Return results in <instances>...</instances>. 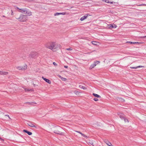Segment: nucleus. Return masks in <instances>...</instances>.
<instances>
[{
    "label": "nucleus",
    "instance_id": "obj_23",
    "mask_svg": "<svg viewBox=\"0 0 146 146\" xmlns=\"http://www.w3.org/2000/svg\"><path fill=\"white\" fill-rule=\"evenodd\" d=\"M89 143L91 145L94 146V143L92 141L90 140V142H89Z\"/></svg>",
    "mask_w": 146,
    "mask_h": 146
},
{
    "label": "nucleus",
    "instance_id": "obj_8",
    "mask_svg": "<svg viewBox=\"0 0 146 146\" xmlns=\"http://www.w3.org/2000/svg\"><path fill=\"white\" fill-rule=\"evenodd\" d=\"M17 9H18L19 10L18 11L22 13H23L25 14L26 11L27 9L26 8L25 9H20L18 7H17Z\"/></svg>",
    "mask_w": 146,
    "mask_h": 146
},
{
    "label": "nucleus",
    "instance_id": "obj_34",
    "mask_svg": "<svg viewBox=\"0 0 146 146\" xmlns=\"http://www.w3.org/2000/svg\"><path fill=\"white\" fill-rule=\"evenodd\" d=\"M25 90L26 92L29 91V90L28 89H25Z\"/></svg>",
    "mask_w": 146,
    "mask_h": 146
},
{
    "label": "nucleus",
    "instance_id": "obj_2",
    "mask_svg": "<svg viewBox=\"0 0 146 146\" xmlns=\"http://www.w3.org/2000/svg\"><path fill=\"white\" fill-rule=\"evenodd\" d=\"M58 47L57 44L54 42L51 43L47 47L53 51H55L57 50V48Z\"/></svg>",
    "mask_w": 146,
    "mask_h": 146
},
{
    "label": "nucleus",
    "instance_id": "obj_37",
    "mask_svg": "<svg viewBox=\"0 0 146 146\" xmlns=\"http://www.w3.org/2000/svg\"><path fill=\"white\" fill-rule=\"evenodd\" d=\"M11 11L12 12V13H11V15H13V12L12 11V10H11Z\"/></svg>",
    "mask_w": 146,
    "mask_h": 146
},
{
    "label": "nucleus",
    "instance_id": "obj_15",
    "mask_svg": "<svg viewBox=\"0 0 146 146\" xmlns=\"http://www.w3.org/2000/svg\"><path fill=\"white\" fill-rule=\"evenodd\" d=\"M92 95L94 97H96L97 98H101V96H100L99 95L97 94L93 93Z\"/></svg>",
    "mask_w": 146,
    "mask_h": 146
},
{
    "label": "nucleus",
    "instance_id": "obj_6",
    "mask_svg": "<svg viewBox=\"0 0 146 146\" xmlns=\"http://www.w3.org/2000/svg\"><path fill=\"white\" fill-rule=\"evenodd\" d=\"M76 132L77 133L76 134V136L80 137V135H82L83 137L85 138L86 139H87L88 138V137L87 136L85 135L79 131H76Z\"/></svg>",
    "mask_w": 146,
    "mask_h": 146
},
{
    "label": "nucleus",
    "instance_id": "obj_21",
    "mask_svg": "<svg viewBox=\"0 0 146 146\" xmlns=\"http://www.w3.org/2000/svg\"><path fill=\"white\" fill-rule=\"evenodd\" d=\"M142 67H143L144 66H137L136 67H131V68H139Z\"/></svg>",
    "mask_w": 146,
    "mask_h": 146
},
{
    "label": "nucleus",
    "instance_id": "obj_7",
    "mask_svg": "<svg viewBox=\"0 0 146 146\" xmlns=\"http://www.w3.org/2000/svg\"><path fill=\"white\" fill-rule=\"evenodd\" d=\"M100 62L99 61H94V63L90 65L89 68L90 69H92L97 64L99 63Z\"/></svg>",
    "mask_w": 146,
    "mask_h": 146
},
{
    "label": "nucleus",
    "instance_id": "obj_27",
    "mask_svg": "<svg viewBox=\"0 0 146 146\" xmlns=\"http://www.w3.org/2000/svg\"><path fill=\"white\" fill-rule=\"evenodd\" d=\"M66 50H72V49L71 48H66Z\"/></svg>",
    "mask_w": 146,
    "mask_h": 146
},
{
    "label": "nucleus",
    "instance_id": "obj_10",
    "mask_svg": "<svg viewBox=\"0 0 146 146\" xmlns=\"http://www.w3.org/2000/svg\"><path fill=\"white\" fill-rule=\"evenodd\" d=\"M122 123L124 124H126L128 123L129 122V120L125 118L123 120L121 121Z\"/></svg>",
    "mask_w": 146,
    "mask_h": 146
},
{
    "label": "nucleus",
    "instance_id": "obj_1",
    "mask_svg": "<svg viewBox=\"0 0 146 146\" xmlns=\"http://www.w3.org/2000/svg\"><path fill=\"white\" fill-rule=\"evenodd\" d=\"M49 130L54 133L62 135L63 134V129L59 126L52 125L49 128Z\"/></svg>",
    "mask_w": 146,
    "mask_h": 146
},
{
    "label": "nucleus",
    "instance_id": "obj_28",
    "mask_svg": "<svg viewBox=\"0 0 146 146\" xmlns=\"http://www.w3.org/2000/svg\"><path fill=\"white\" fill-rule=\"evenodd\" d=\"M29 126L30 127H35V125L33 124H32L31 125H29Z\"/></svg>",
    "mask_w": 146,
    "mask_h": 146
},
{
    "label": "nucleus",
    "instance_id": "obj_35",
    "mask_svg": "<svg viewBox=\"0 0 146 146\" xmlns=\"http://www.w3.org/2000/svg\"><path fill=\"white\" fill-rule=\"evenodd\" d=\"M121 101H122L124 102L125 101V100L123 99H121Z\"/></svg>",
    "mask_w": 146,
    "mask_h": 146
},
{
    "label": "nucleus",
    "instance_id": "obj_13",
    "mask_svg": "<svg viewBox=\"0 0 146 146\" xmlns=\"http://www.w3.org/2000/svg\"><path fill=\"white\" fill-rule=\"evenodd\" d=\"M23 131L24 132L27 133L29 135H31L32 134V133L31 132L29 131H27V130H25V129L23 130Z\"/></svg>",
    "mask_w": 146,
    "mask_h": 146
},
{
    "label": "nucleus",
    "instance_id": "obj_44",
    "mask_svg": "<svg viewBox=\"0 0 146 146\" xmlns=\"http://www.w3.org/2000/svg\"><path fill=\"white\" fill-rule=\"evenodd\" d=\"M2 74V73H1V74Z\"/></svg>",
    "mask_w": 146,
    "mask_h": 146
},
{
    "label": "nucleus",
    "instance_id": "obj_38",
    "mask_svg": "<svg viewBox=\"0 0 146 146\" xmlns=\"http://www.w3.org/2000/svg\"><path fill=\"white\" fill-rule=\"evenodd\" d=\"M68 66H65L64 67L65 68H67L68 67Z\"/></svg>",
    "mask_w": 146,
    "mask_h": 146
},
{
    "label": "nucleus",
    "instance_id": "obj_19",
    "mask_svg": "<svg viewBox=\"0 0 146 146\" xmlns=\"http://www.w3.org/2000/svg\"><path fill=\"white\" fill-rule=\"evenodd\" d=\"M106 143L107 145L108 146H113L111 143L109 141L107 142Z\"/></svg>",
    "mask_w": 146,
    "mask_h": 146
},
{
    "label": "nucleus",
    "instance_id": "obj_33",
    "mask_svg": "<svg viewBox=\"0 0 146 146\" xmlns=\"http://www.w3.org/2000/svg\"><path fill=\"white\" fill-rule=\"evenodd\" d=\"M0 140L2 141H4V140L2 139L0 137Z\"/></svg>",
    "mask_w": 146,
    "mask_h": 146
},
{
    "label": "nucleus",
    "instance_id": "obj_18",
    "mask_svg": "<svg viewBox=\"0 0 146 146\" xmlns=\"http://www.w3.org/2000/svg\"><path fill=\"white\" fill-rule=\"evenodd\" d=\"M120 118L121 119V121H122L123 119H124L125 117L123 114H121L120 115Z\"/></svg>",
    "mask_w": 146,
    "mask_h": 146
},
{
    "label": "nucleus",
    "instance_id": "obj_39",
    "mask_svg": "<svg viewBox=\"0 0 146 146\" xmlns=\"http://www.w3.org/2000/svg\"><path fill=\"white\" fill-rule=\"evenodd\" d=\"M2 73H8L7 72H2Z\"/></svg>",
    "mask_w": 146,
    "mask_h": 146
},
{
    "label": "nucleus",
    "instance_id": "obj_9",
    "mask_svg": "<svg viewBox=\"0 0 146 146\" xmlns=\"http://www.w3.org/2000/svg\"><path fill=\"white\" fill-rule=\"evenodd\" d=\"M90 15L89 14H86L85 15H84L83 17H81L80 18V20L81 21H83L85 19L87 18L88 16H90Z\"/></svg>",
    "mask_w": 146,
    "mask_h": 146
},
{
    "label": "nucleus",
    "instance_id": "obj_31",
    "mask_svg": "<svg viewBox=\"0 0 146 146\" xmlns=\"http://www.w3.org/2000/svg\"><path fill=\"white\" fill-rule=\"evenodd\" d=\"M141 42H134V44H141Z\"/></svg>",
    "mask_w": 146,
    "mask_h": 146
},
{
    "label": "nucleus",
    "instance_id": "obj_42",
    "mask_svg": "<svg viewBox=\"0 0 146 146\" xmlns=\"http://www.w3.org/2000/svg\"><path fill=\"white\" fill-rule=\"evenodd\" d=\"M90 52H88L87 54H90Z\"/></svg>",
    "mask_w": 146,
    "mask_h": 146
},
{
    "label": "nucleus",
    "instance_id": "obj_36",
    "mask_svg": "<svg viewBox=\"0 0 146 146\" xmlns=\"http://www.w3.org/2000/svg\"><path fill=\"white\" fill-rule=\"evenodd\" d=\"M146 37V36H141V38H145Z\"/></svg>",
    "mask_w": 146,
    "mask_h": 146
},
{
    "label": "nucleus",
    "instance_id": "obj_4",
    "mask_svg": "<svg viewBox=\"0 0 146 146\" xmlns=\"http://www.w3.org/2000/svg\"><path fill=\"white\" fill-rule=\"evenodd\" d=\"M38 53L35 52H32L29 54V57L32 58H36L38 56Z\"/></svg>",
    "mask_w": 146,
    "mask_h": 146
},
{
    "label": "nucleus",
    "instance_id": "obj_25",
    "mask_svg": "<svg viewBox=\"0 0 146 146\" xmlns=\"http://www.w3.org/2000/svg\"><path fill=\"white\" fill-rule=\"evenodd\" d=\"M81 88L82 89L84 90H86L87 89V88L86 87L84 86H82L81 87Z\"/></svg>",
    "mask_w": 146,
    "mask_h": 146
},
{
    "label": "nucleus",
    "instance_id": "obj_16",
    "mask_svg": "<svg viewBox=\"0 0 146 146\" xmlns=\"http://www.w3.org/2000/svg\"><path fill=\"white\" fill-rule=\"evenodd\" d=\"M58 76L60 77V79H61L63 81H66V78H63L60 75H58Z\"/></svg>",
    "mask_w": 146,
    "mask_h": 146
},
{
    "label": "nucleus",
    "instance_id": "obj_41",
    "mask_svg": "<svg viewBox=\"0 0 146 146\" xmlns=\"http://www.w3.org/2000/svg\"><path fill=\"white\" fill-rule=\"evenodd\" d=\"M3 17H5V16H4V15H3Z\"/></svg>",
    "mask_w": 146,
    "mask_h": 146
},
{
    "label": "nucleus",
    "instance_id": "obj_3",
    "mask_svg": "<svg viewBox=\"0 0 146 146\" xmlns=\"http://www.w3.org/2000/svg\"><path fill=\"white\" fill-rule=\"evenodd\" d=\"M16 19L20 22H23L26 21L27 19V15H21L19 18H16Z\"/></svg>",
    "mask_w": 146,
    "mask_h": 146
},
{
    "label": "nucleus",
    "instance_id": "obj_22",
    "mask_svg": "<svg viewBox=\"0 0 146 146\" xmlns=\"http://www.w3.org/2000/svg\"><path fill=\"white\" fill-rule=\"evenodd\" d=\"M61 13H56L54 14L55 16L58 15H61Z\"/></svg>",
    "mask_w": 146,
    "mask_h": 146
},
{
    "label": "nucleus",
    "instance_id": "obj_32",
    "mask_svg": "<svg viewBox=\"0 0 146 146\" xmlns=\"http://www.w3.org/2000/svg\"><path fill=\"white\" fill-rule=\"evenodd\" d=\"M61 13V15H64L66 14V13H65V12H63V13Z\"/></svg>",
    "mask_w": 146,
    "mask_h": 146
},
{
    "label": "nucleus",
    "instance_id": "obj_20",
    "mask_svg": "<svg viewBox=\"0 0 146 146\" xmlns=\"http://www.w3.org/2000/svg\"><path fill=\"white\" fill-rule=\"evenodd\" d=\"M105 2L106 3H111V4H113V2H111L109 0H105Z\"/></svg>",
    "mask_w": 146,
    "mask_h": 146
},
{
    "label": "nucleus",
    "instance_id": "obj_17",
    "mask_svg": "<svg viewBox=\"0 0 146 146\" xmlns=\"http://www.w3.org/2000/svg\"><path fill=\"white\" fill-rule=\"evenodd\" d=\"M81 93L80 92L77 91H74V93L76 95H79Z\"/></svg>",
    "mask_w": 146,
    "mask_h": 146
},
{
    "label": "nucleus",
    "instance_id": "obj_11",
    "mask_svg": "<svg viewBox=\"0 0 146 146\" xmlns=\"http://www.w3.org/2000/svg\"><path fill=\"white\" fill-rule=\"evenodd\" d=\"M109 28L110 29L115 28L117 27V26L115 24H109L108 25Z\"/></svg>",
    "mask_w": 146,
    "mask_h": 146
},
{
    "label": "nucleus",
    "instance_id": "obj_30",
    "mask_svg": "<svg viewBox=\"0 0 146 146\" xmlns=\"http://www.w3.org/2000/svg\"><path fill=\"white\" fill-rule=\"evenodd\" d=\"M53 65L54 66H56L57 65V64H56V63L55 62H53Z\"/></svg>",
    "mask_w": 146,
    "mask_h": 146
},
{
    "label": "nucleus",
    "instance_id": "obj_24",
    "mask_svg": "<svg viewBox=\"0 0 146 146\" xmlns=\"http://www.w3.org/2000/svg\"><path fill=\"white\" fill-rule=\"evenodd\" d=\"M92 44H93L94 45H97V42L96 41H92Z\"/></svg>",
    "mask_w": 146,
    "mask_h": 146
},
{
    "label": "nucleus",
    "instance_id": "obj_40",
    "mask_svg": "<svg viewBox=\"0 0 146 146\" xmlns=\"http://www.w3.org/2000/svg\"><path fill=\"white\" fill-rule=\"evenodd\" d=\"M28 1H34V0H28Z\"/></svg>",
    "mask_w": 146,
    "mask_h": 146
},
{
    "label": "nucleus",
    "instance_id": "obj_26",
    "mask_svg": "<svg viewBox=\"0 0 146 146\" xmlns=\"http://www.w3.org/2000/svg\"><path fill=\"white\" fill-rule=\"evenodd\" d=\"M93 100L95 101H97L99 100L97 98H95L93 99Z\"/></svg>",
    "mask_w": 146,
    "mask_h": 146
},
{
    "label": "nucleus",
    "instance_id": "obj_14",
    "mask_svg": "<svg viewBox=\"0 0 146 146\" xmlns=\"http://www.w3.org/2000/svg\"><path fill=\"white\" fill-rule=\"evenodd\" d=\"M25 14H27L28 16H31L32 14V13L31 11H27V10L25 13Z\"/></svg>",
    "mask_w": 146,
    "mask_h": 146
},
{
    "label": "nucleus",
    "instance_id": "obj_12",
    "mask_svg": "<svg viewBox=\"0 0 146 146\" xmlns=\"http://www.w3.org/2000/svg\"><path fill=\"white\" fill-rule=\"evenodd\" d=\"M42 78L47 83L49 84H51V81L48 79H46L43 77H42Z\"/></svg>",
    "mask_w": 146,
    "mask_h": 146
},
{
    "label": "nucleus",
    "instance_id": "obj_29",
    "mask_svg": "<svg viewBox=\"0 0 146 146\" xmlns=\"http://www.w3.org/2000/svg\"><path fill=\"white\" fill-rule=\"evenodd\" d=\"M127 43H130L131 44H134V42H130V41H127Z\"/></svg>",
    "mask_w": 146,
    "mask_h": 146
},
{
    "label": "nucleus",
    "instance_id": "obj_43",
    "mask_svg": "<svg viewBox=\"0 0 146 146\" xmlns=\"http://www.w3.org/2000/svg\"><path fill=\"white\" fill-rule=\"evenodd\" d=\"M2 72L1 71H0V73Z\"/></svg>",
    "mask_w": 146,
    "mask_h": 146
},
{
    "label": "nucleus",
    "instance_id": "obj_5",
    "mask_svg": "<svg viewBox=\"0 0 146 146\" xmlns=\"http://www.w3.org/2000/svg\"><path fill=\"white\" fill-rule=\"evenodd\" d=\"M27 68V65L25 64L23 66H18L16 67V68L19 70H24Z\"/></svg>",
    "mask_w": 146,
    "mask_h": 146
}]
</instances>
